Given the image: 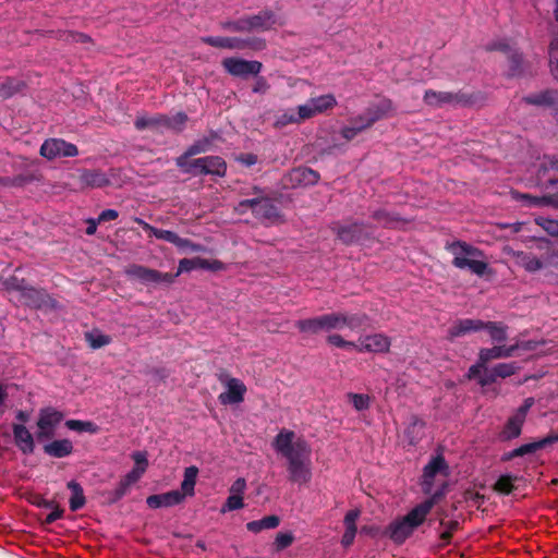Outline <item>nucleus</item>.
I'll use <instances>...</instances> for the list:
<instances>
[{
	"label": "nucleus",
	"instance_id": "obj_1",
	"mask_svg": "<svg viewBox=\"0 0 558 558\" xmlns=\"http://www.w3.org/2000/svg\"><path fill=\"white\" fill-rule=\"evenodd\" d=\"M275 450L287 460L288 481L306 485L312 480L311 447L303 438L295 439V433L280 430L274 439Z\"/></svg>",
	"mask_w": 558,
	"mask_h": 558
},
{
	"label": "nucleus",
	"instance_id": "obj_2",
	"mask_svg": "<svg viewBox=\"0 0 558 558\" xmlns=\"http://www.w3.org/2000/svg\"><path fill=\"white\" fill-rule=\"evenodd\" d=\"M537 180L545 190H556L544 196H532L530 194L513 193L518 201H522L529 207L550 205L558 207V158L555 156H544L541 161Z\"/></svg>",
	"mask_w": 558,
	"mask_h": 558
},
{
	"label": "nucleus",
	"instance_id": "obj_3",
	"mask_svg": "<svg viewBox=\"0 0 558 558\" xmlns=\"http://www.w3.org/2000/svg\"><path fill=\"white\" fill-rule=\"evenodd\" d=\"M442 495L441 492L434 493L432 497L415 506L404 517L392 521L387 531L389 538L396 544H403L415 529L424 523L427 514Z\"/></svg>",
	"mask_w": 558,
	"mask_h": 558
},
{
	"label": "nucleus",
	"instance_id": "obj_4",
	"mask_svg": "<svg viewBox=\"0 0 558 558\" xmlns=\"http://www.w3.org/2000/svg\"><path fill=\"white\" fill-rule=\"evenodd\" d=\"M448 250L453 254L452 265L459 269H469L471 272L482 277L488 270V264L483 260L474 259L482 256V252L468 244L457 241L449 245Z\"/></svg>",
	"mask_w": 558,
	"mask_h": 558
},
{
	"label": "nucleus",
	"instance_id": "obj_5",
	"mask_svg": "<svg viewBox=\"0 0 558 558\" xmlns=\"http://www.w3.org/2000/svg\"><path fill=\"white\" fill-rule=\"evenodd\" d=\"M330 229L336 234L337 240L344 245L363 243L374 239V228L363 221H345L343 223L336 221L332 222Z\"/></svg>",
	"mask_w": 558,
	"mask_h": 558
},
{
	"label": "nucleus",
	"instance_id": "obj_6",
	"mask_svg": "<svg viewBox=\"0 0 558 558\" xmlns=\"http://www.w3.org/2000/svg\"><path fill=\"white\" fill-rule=\"evenodd\" d=\"M183 173L193 177L216 175L223 178L227 173V163L220 156H205L175 165Z\"/></svg>",
	"mask_w": 558,
	"mask_h": 558
},
{
	"label": "nucleus",
	"instance_id": "obj_7",
	"mask_svg": "<svg viewBox=\"0 0 558 558\" xmlns=\"http://www.w3.org/2000/svg\"><path fill=\"white\" fill-rule=\"evenodd\" d=\"M340 319V312H332L312 318L300 319L295 323V327L300 332L317 335L322 331L341 329Z\"/></svg>",
	"mask_w": 558,
	"mask_h": 558
},
{
	"label": "nucleus",
	"instance_id": "obj_8",
	"mask_svg": "<svg viewBox=\"0 0 558 558\" xmlns=\"http://www.w3.org/2000/svg\"><path fill=\"white\" fill-rule=\"evenodd\" d=\"M125 275L130 279L137 280L143 284L170 286L175 280V276H172V272H161L138 264L129 265L125 268Z\"/></svg>",
	"mask_w": 558,
	"mask_h": 558
},
{
	"label": "nucleus",
	"instance_id": "obj_9",
	"mask_svg": "<svg viewBox=\"0 0 558 558\" xmlns=\"http://www.w3.org/2000/svg\"><path fill=\"white\" fill-rule=\"evenodd\" d=\"M424 102L434 108H441L445 105H461L466 106L472 102V97L462 92H437L434 89L425 90Z\"/></svg>",
	"mask_w": 558,
	"mask_h": 558
},
{
	"label": "nucleus",
	"instance_id": "obj_10",
	"mask_svg": "<svg viewBox=\"0 0 558 558\" xmlns=\"http://www.w3.org/2000/svg\"><path fill=\"white\" fill-rule=\"evenodd\" d=\"M320 175L308 167H296L290 170L282 179L287 189L307 187L317 184Z\"/></svg>",
	"mask_w": 558,
	"mask_h": 558
},
{
	"label": "nucleus",
	"instance_id": "obj_11",
	"mask_svg": "<svg viewBox=\"0 0 558 558\" xmlns=\"http://www.w3.org/2000/svg\"><path fill=\"white\" fill-rule=\"evenodd\" d=\"M19 301L35 310H52L57 307V302L52 299L44 289H37L28 286L23 291L22 295L19 296Z\"/></svg>",
	"mask_w": 558,
	"mask_h": 558
},
{
	"label": "nucleus",
	"instance_id": "obj_12",
	"mask_svg": "<svg viewBox=\"0 0 558 558\" xmlns=\"http://www.w3.org/2000/svg\"><path fill=\"white\" fill-rule=\"evenodd\" d=\"M222 66L232 76L247 77L248 75L257 76L262 71L263 64L256 60L231 57L222 60Z\"/></svg>",
	"mask_w": 558,
	"mask_h": 558
},
{
	"label": "nucleus",
	"instance_id": "obj_13",
	"mask_svg": "<svg viewBox=\"0 0 558 558\" xmlns=\"http://www.w3.org/2000/svg\"><path fill=\"white\" fill-rule=\"evenodd\" d=\"M242 32H266L277 23V16L271 10H262L257 14L240 17Z\"/></svg>",
	"mask_w": 558,
	"mask_h": 558
},
{
	"label": "nucleus",
	"instance_id": "obj_14",
	"mask_svg": "<svg viewBox=\"0 0 558 558\" xmlns=\"http://www.w3.org/2000/svg\"><path fill=\"white\" fill-rule=\"evenodd\" d=\"M78 154L77 147L61 138L46 140L40 146V155L47 159L57 157H74Z\"/></svg>",
	"mask_w": 558,
	"mask_h": 558
},
{
	"label": "nucleus",
	"instance_id": "obj_15",
	"mask_svg": "<svg viewBox=\"0 0 558 558\" xmlns=\"http://www.w3.org/2000/svg\"><path fill=\"white\" fill-rule=\"evenodd\" d=\"M392 109L391 100L383 99L368 106L363 113L359 114V120L365 121L364 125L369 129L377 121L384 119Z\"/></svg>",
	"mask_w": 558,
	"mask_h": 558
},
{
	"label": "nucleus",
	"instance_id": "obj_16",
	"mask_svg": "<svg viewBox=\"0 0 558 558\" xmlns=\"http://www.w3.org/2000/svg\"><path fill=\"white\" fill-rule=\"evenodd\" d=\"M448 464L442 456L434 457L423 470V490L426 494L430 493L434 484V478L437 473H447Z\"/></svg>",
	"mask_w": 558,
	"mask_h": 558
},
{
	"label": "nucleus",
	"instance_id": "obj_17",
	"mask_svg": "<svg viewBox=\"0 0 558 558\" xmlns=\"http://www.w3.org/2000/svg\"><path fill=\"white\" fill-rule=\"evenodd\" d=\"M227 390L218 397L221 404H238L244 400L246 386L238 378H229L226 383Z\"/></svg>",
	"mask_w": 558,
	"mask_h": 558
},
{
	"label": "nucleus",
	"instance_id": "obj_18",
	"mask_svg": "<svg viewBox=\"0 0 558 558\" xmlns=\"http://www.w3.org/2000/svg\"><path fill=\"white\" fill-rule=\"evenodd\" d=\"M390 339L381 333L360 338L359 352L385 353L389 351Z\"/></svg>",
	"mask_w": 558,
	"mask_h": 558
},
{
	"label": "nucleus",
	"instance_id": "obj_19",
	"mask_svg": "<svg viewBox=\"0 0 558 558\" xmlns=\"http://www.w3.org/2000/svg\"><path fill=\"white\" fill-rule=\"evenodd\" d=\"M184 499V494H181L179 489H174L163 494L150 495L147 497L146 504L151 509L167 508L180 505Z\"/></svg>",
	"mask_w": 558,
	"mask_h": 558
},
{
	"label": "nucleus",
	"instance_id": "obj_20",
	"mask_svg": "<svg viewBox=\"0 0 558 558\" xmlns=\"http://www.w3.org/2000/svg\"><path fill=\"white\" fill-rule=\"evenodd\" d=\"M484 329V322L481 319L464 318L456 320L448 329V338L454 339L465 336L470 332H476Z\"/></svg>",
	"mask_w": 558,
	"mask_h": 558
},
{
	"label": "nucleus",
	"instance_id": "obj_21",
	"mask_svg": "<svg viewBox=\"0 0 558 558\" xmlns=\"http://www.w3.org/2000/svg\"><path fill=\"white\" fill-rule=\"evenodd\" d=\"M12 429L16 447L24 454L33 453L35 449V444L34 437L31 434V432L23 424H13Z\"/></svg>",
	"mask_w": 558,
	"mask_h": 558
},
{
	"label": "nucleus",
	"instance_id": "obj_22",
	"mask_svg": "<svg viewBox=\"0 0 558 558\" xmlns=\"http://www.w3.org/2000/svg\"><path fill=\"white\" fill-rule=\"evenodd\" d=\"M524 101L529 105L548 107L558 110V90L546 89L536 94L524 97Z\"/></svg>",
	"mask_w": 558,
	"mask_h": 558
},
{
	"label": "nucleus",
	"instance_id": "obj_23",
	"mask_svg": "<svg viewBox=\"0 0 558 558\" xmlns=\"http://www.w3.org/2000/svg\"><path fill=\"white\" fill-rule=\"evenodd\" d=\"M558 442V433L551 432L546 437L519 446L513 449V453L518 457L535 453L537 450L544 449L547 446Z\"/></svg>",
	"mask_w": 558,
	"mask_h": 558
},
{
	"label": "nucleus",
	"instance_id": "obj_24",
	"mask_svg": "<svg viewBox=\"0 0 558 558\" xmlns=\"http://www.w3.org/2000/svg\"><path fill=\"white\" fill-rule=\"evenodd\" d=\"M154 236L175 245L179 248H191L196 252L201 248L199 245L194 244L191 240L179 236L171 230H163L156 228Z\"/></svg>",
	"mask_w": 558,
	"mask_h": 558
},
{
	"label": "nucleus",
	"instance_id": "obj_25",
	"mask_svg": "<svg viewBox=\"0 0 558 558\" xmlns=\"http://www.w3.org/2000/svg\"><path fill=\"white\" fill-rule=\"evenodd\" d=\"M515 351L517 345H495L493 348L481 349L478 354L480 360L487 364L493 360L511 357L515 354Z\"/></svg>",
	"mask_w": 558,
	"mask_h": 558
},
{
	"label": "nucleus",
	"instance_id": "obj_26",
	"mask_svg": "<svg viewBox=\"0 0 558 558\" xmlns=\"http://www.w3.org/2000/svg\"><path fill=\"white\" fill-rule=\"evenodd\" d=\"M44 452L52 458H65L72 454L74 447L70 439H57L44 446Z\"/></svg>",
	"mask_w": 558,
	"mask_h": 558
},
{
	"label": "nucleus",
	"instance_id": "obj_27",
	"mask_svg": "<svg viewBox=\"0 0 558 558\" xmlns=\"http://www.w3.org/2000/svg\"><path fill=\"white\" fill-rule=\"evenodd\" d=\"M253 215L257 219L275 221L279 218V209L271 198L263 194Z\"/></svg>",
	"mask_w": 558,
	"mask_h": 558
},
{
	"label": "nucleus",
	"instance_id": "obj_28",
	"mask_svg": "<svg viewBox=\"0 0 558 558\" xmlns=\"http://www.w3.org/2000/svg\"><path fill=\"white\" fill-rule=\"evenodd\" d=\"M210 147L211 141L208 137L197 140L190 145L182 155L175 158V165L192 160V157L208 151Z\"/></svg>",
	"mask_w": 558,
	"mask_h": 558
},
{
	"label": "nucleus",
	"instance_id": "obj_29",
	"mask_svg": "<svg viewBox=\"0 0 558 558\" xmlns=\"http://www.w3.org/2000/svg\"><path fill=\"white\" fill-rule=\"evenodd\" d=\"M62 420H63L62 412H60L53 408H45V409H41L39 412L37 426L39 429H44L47 427L56 429V427L60 424V422Z\"/></svg>",
	"mask_w": 558,
	"mask_h": 558
},
{
	"label": "nucleus",
	"instance_id": "obj_30",
	"mask_svg": "<svg viewBox=\"0 0 558 558\" xmlns=\"http://www.w3.org/2000/svg\"><path fill=\"white\" fill-rule=\"evenodd\" d=\"M340 327L341 329L343 327H348L351 330H359L366 328L369 324V319L366 314L363 313H356V314H349V313H342L340 312Z\"/></svg>",
	"mask_w": 558,
	"mask_h": 558
},
{
	"label": "nucleus",
	"instance_id": "obj_31",
	"mask_svg": "<svg viewBox=\"0 0 558 558\" xmlns=\"http://www.w3.org/2000/svg\"><path fill=\"white\" fill-rule=\"evenodd\" d=\"M524 422L513 414L507 420L502 430L499 434L501 441H509L518 438L522 433Z\"/></svg>",
	"mask_w": 558,
	"mask_h": 558
},
{
	"label": "nucleus",
	"instance_id": "obj_32",
	"mask_svg": "<svg viewBox=\"0 0 558 558\" xmlns=\"http://www.w3.org/2000/svg\"><path fill=\"white\" fill-rule=\"evenodd\" d=\"M66 487L71 490V497L69 499V507L71 511H78L86 505V497L82 485L72 480L68 482Z\"/></svg>",
	"mask_w": 558,
	"mask_h": 558
},
{
	"label": "nucleus",
	"instance_id": "obj_33",
	"mask_svg": "<svg viewBox=\"0 0 558 558\" xmlns=\"http://www.w3.org/2000/svg\"><path fill=\"white\" fill-rule=\"evenodd\" d=\"M266 48V40L260 37H232V50H245L250 49L253 51H260Z\"/></svg>",
	"mask_w": 558,
	"mask_h": 558
},
{
	"label": "nucleus",
	"instance_id": "obj_34",
	"mask_svg": "<svg viewBox=\"0 0 558 558\" xmlns=\"http://www.w3.org/2000/svg\"><path fill=\"white\" fill-rule=\"evenodd\" d=\"M507 58L509 62L508 75L512 77L522 76L526 70V63L523 54L514 49L507 56Z\"/></svg>",
	"mask_w": 558,
	"mask_h": 558
},
{
	"label": "nucleus",
	"instance_id": "obj_35",
	"mask_svg": "<svg viewBox=\"0 0 558 558\" xmlns=\"http://www.w3.org/2000/svg\"><path fill=\"white\" fill-rule=\"evenodd\" d=\"M24 87V81L15 77H5L4 81L0 83V98L9 99L21 93Z\"/></svg>",
	"mask_w": 558,
	"mask_h": 558
},
{
	"label": "nucleus",
	"instance_id": "obj_36",
	"mask_svg": "<svg viewBox=\"0 0 558 558\" xmlns=\"http://www.w3.org/2000/svg\"><path fill=\"white\" fill-rule=\"evenodd\" d=\"M372 218L384 228H397L403 219L393 211L378 209L372 214Z\"/></svg>",
	"mask_w": 558,
	"mask_h": 558
},
{
	"label": "nucleus",
	"instance_id": "obj_37",
	"mask_svg": "<svg viewBox=\"0 0 558 558\" xmlns=\"http://www.w3.org/2000/svg\"><path fill=\"white\" fill-rule=\"evenodd\" d=\"M241 194L248 195L250 193L248 192H241ZM251 194H253L254 197L245 198V199H242V201L239 202V204L236 206V210L240 214H244L248 209L252 211V214H254V211L256 210L257 205L259 204V201H260V198H262V196L264 194V191L259 186L255 185V186L252 187V193Z\"/></svg>",
	"mask_w": 558,
	"mask_h": 558
},
{
	"label": "nucleus",
	"instance_id": "obj_38",
	"mask_svg": "<svg viewBox=\"0 0 558 558\" xmlns=\"http://www.w3.org/2000/svg\"><path fill=\"white\" fill-rule=\"evenodd\" d=\"M83 185L90 187H102L109 183L106 175L98 170H85L80 175Z\"/></svg>",
	"mask_w": 558,
	"mask_h": 558
},
{
	"label": "nucleus",
	"instance_id": "obj_39",
	"mask_svg": "<svg viewBox=\"0 0 558 558\" xmlns=\"http://www.w3.org/2000/svg\"><path fill=\"white\" fill-rule=\"evenodd\" d=\"M197 474V466L191 465L189 468H185L183 481L181 483V489H179L181 494H184V498L194 495Z\"/></svg>",
	"mask_w": 558,
	"mask_h": 558
},
{
	"label": "nucleus",
	"instance_id": "obj_40",
	"mask_svg": "<svg viewBox=\"0 0 558 558\" xmlns=\"http://www.w3.org/2000/svg\"><path fill=\"white\" fill-rule=\"evenodd\" d=\"M280 524V518L276 514L264 517L260 520H255L246 523L247 531L252 533H259L263 530L276 529Z\"/></svg>",
	"mask_w": 558,
	"mask_h": 558
},
{
	"label": "nucleus",
	"instance_id": "obj_41",
	"mask_svg": "<svg viewBox=\"0 0 558 558\" xmlns=\"http://www.w3.org/2000/svg\"><path fill=\"white\" fill-rule=\"evenodd\" d=\"M312 104L315 114H320L337 105L336 97L332 94L320 95L308 99Z\"/></svg>",
	"mask_w": 558,
	"mask_h": 558
},
{
	"label": "nucleus",
	"instance_id": "obj_42",
	"mask_svg": "<svg viewBox=\"0 0 558 558\" xmlns=\"http://www.w3.org/2000/svg\"><path fill=\"white\" fill-rule=\"evenodd\" d=\"M519 476L512 474H502L494 484V490L501 495H510L514 489V483Z\"/></svg>",
	"mask_w": 558,
	"mask_h": 558
},
{
	"label": "nucleus",
	"instance_id": "obj_43",
	"mask_svg": "<svg viewBox=\"0 0 558 558\" xmlns=\"http://www.w3.org/2000/svg\"><path fill=\"white\" fill-rule=\"evenodd\" d=\"M484 329H486L490 336V339L495 342H504L507 340L508 327L498 322H484Z\"/></svg>",
	"mask_w": 558,
	"mask_h": 558
},
{
	"label": "nucleus",
	"instance_id": "obj_44",
	"mask_svg": "<svg viewBox=\"0 0 558 558\" xmlns=\"http://www.w3.org/2000/svg\"><path fill=\"white\" fill-rule=\"evenodd\" d=\"M65 426L78 433L97 434L99 432L98 425L92 421L68 420Z\"/></svg>",
	"mask_w": 558,
	"mask_h": 558
},
{
	"label": "nucleus",
	"instance_id": "obj_45",
	"mask_svg": "<svg viewBox=\"0 0 558 558\" xmlns=\"http://www.w3.org/2000/svg\"><path fill=\"white\" fill-rule=\"evenodd\" d=\"M205 258L194 257V258H183L179 262L178 271L172 274V276L179 277L182 272H189L194 269H204Z\"/></svg>",
	"mask_w": 558,
	"mask_h": 558
},
{
	"label": "nucleus",
	"instance_id": "obj_46",
	"mask_svg": "<svg viewBox=\"0 0 558 558\" xmlns=\"http://www.w3.org/2000/svg\"><path fill=\"white\" fill-rule=\"evenodd\" d=\"M134 126L137 131H143L145 129L160 131V113L151 117H137L134 121Z\"/></svg>",
	"mask_w": 558,
	"mask_h": 558
},
{
	"label": "nucleus",
	"instance_id": "obj_47",
	"mask_svg": "<svg viewBox=\"0 0 558 558\" xmlns=\"http://www.w3.org/2000/svg\"><path fill=\"white\" fill-rule=\"evenodd\" d=\"M85 338L93 349H100L111 342V338L108 335L100 332H86Z\"/></svg>",
	"mask_w": 558,
	"mask_h": 558
},
{
	"label": "nucleus",
	"instance_id": "obj_48",
	"mask_svg": "<svg viewBox=\"0 0 558 558\" xmlns=\"http://www.w3.org/2000/svg\"><path fill=\"white\" fill-rule=\"evenodd\" d=\"M201 40L215 48L230 49L232 50V37L221 36H206L202 37Z\"/></svg>",
	"mask_w": 558,
	"mask_h": 558
},
{
	"label": "nucleus",
	"instance_id": "obj_49",
	"mask_svg": "<svg viewBox=\"0 0 558 558\" xmlns=\"http://www.w3.org/2000/svg\"><path fill=\"white\" fill-rule=\"evenodd\" d=\"M493 368H494L495 375H497L498 378H507V377L514 375L517 373V371L519 369V366L517 365L515 362H510V363H499V364L495 365Z\"/></svg>",
	"mask_w": 558,
	"mask_h": 558
},
{
	"label": "nucleus",
	"instance_id": "obj_50",
	"mask_svg": "<svg viewBox=\"0 0 558 558\" xmlns=\"http://www.w3.org/2000/svg\"><path fill=\"white\" fill-rule=\"evenodd\" d=\"M348 398L356 411H364L369 408L371 398L368 395L350 392L348 393Z\"/></svg>",
	"mask_w": 558,
	"mask_h": 558
},
{
	"label": "nucleus",
	"instance_id": "obj_51",
	"mask_svg": "<svg viewBox=\"0 0 558 558\" xmlns=\"http://www.w3.org/2000/svg\"><path fill=\"white\" fill-rule=\"evenodd\" d=\"M130 486H128V484H125L124 482H122L120 480V482L118 483L117 487L110 492L107 493V498H108V502L109 504H116L118 502L120 499H122L129 492H130Z\"/></svg>",
	"mask_w": 558,
	"mask_h": 558
},
{
	"label": "nucleus",
	"instance_id": "obj_52",
	"mask_svg": "<svg viewBox=\"0 0 558 558\" xmlns=\"http://www.w3.org/2000/svg\"><path fill=\"white\" fill-rule=\"evenodd\" d=\"M4 287L7 291L17 292L19 296H21L23 291L27 287V282L25 279H20L15 276H12L4 281Z\"/></svg>",
	"mask_w": 558,
	"mask_h": 558
},
{
	"label": "nucleus",
	"instance_id": "obj_53",
	"mask_svg": "<svg viewBox=\"0 0 558 558\" xmlns=\"http://www.w3.org/2000/svg\"><path fill=\"white\" fill-rule=\"evenodd\" d=\"M537 226L542 227L549 235L558 238V220L538 217L535 219Z\"/></svg>",
	"mask_w": 558,
	"mask_h": 558
},
{
	"label": "nucleus",
	"instance_id": "obj_54",
	"mask_svg": "<svg viewBox=\"0 0 558 558\" xmlns=\"http://www.w3.org/2000/svg\"><path fill=\"white\" fill-rule=\"evenodd\" d=\"M244 507L243 496L230 494L220 512L226 513L227 511L239 510Z\"/></svg>",
	"mask_w": 558,
	"mask_h": 558
},
{
	"label": "nucleus",
	"instance_id": "obj_55",
	"mask_svg": "<svg viewBox=\"0 0 558 558\" xmlns=\"http://www.w3.org/2000/svg\"><path fill=\"white\" fill-rule=\"evenodd\" d=\"M294 541V536L291 532H279L276 535L274 545L276 550H283L292 545Z\"/></svg>",
	"mask_w": 558,
	"mask_h": 558
},
{
	"label": "nucleus",
	"instance_id": "obj_56",
	"mask_svg": "<svg viewBox=\"0 0 558 558\" xmlns=\"http://www.w3.org/2000/svg\"><path fill=\"white\" fill-rule=\"evenodd\" d=\"M187 120V114L182 111L177 112L174 116H170V130L175 133L182 132Z\"/></svg>",
	"mask_w": 558,
	"mask_h": 558
},
{
	"label": "nucleus",
	"instance_id": "obj_57",
	"mask_svg": "<svg viewBox=\"0 0 558 558\" xmlns=\"http://www.w3.org/2000/svg\"><path fill=\"white\" fill-rule=\"evenodd\" d=\"M0 187L3 186H23L31 181L29 177L19 174L16 177H0Z\"/></svg>",
	"mask_w": 558,
	"mask_h": 558
},
{
	"label": "nucleus",
	"instance_id": "obj_58",
	"mask_svg": "<svg viewBox=\"0 0 558 558\" xmlns=\"http://www.w3.org/2000/svg\"><path fill=\"white\" fill-rule=\"evenodd\" d=\"M367 130L364 124H351L341 129L340 134L347 141H352L360 133Z\"/></svg>",
	"mask_w": 558,
	"mask_h": 558
},
{
	"label": "nucleus",
	"instance_id": "obj_59",
	"mask_svg": "<svg viewBox=\"0 0 558 558\" xmlns=\"http://www.w3.org/2000/svg\"><path fill=\"white\" fill-rule=\"evenodd\" d=\"M549 61L551 65V72L558 80V38L554 39L549 46Z\"/></svg>",
	"mask_w": 558,
	"mask_h": 558
},
{
	"label": "nucleus",
	"instance_id": "obj_60",
	"mask_svg": "<svg viewBox=\"0 0 558 558\" xmlns=\"http://www.w3.org/2000/svg\"><path fill=\"white\" fill-rule=\"evenodd\" d=\"M295 114L298 117L299 123L316 116L310 100H307V102L304 105H300L295 111Z\"/></svg>",
	"mask_w": 558,
	"mask_h": 558
},
{
	"label": "nucleus",
	"instance_id": "obj_61",
	"mask_svg": "<svg viewBox=\"0 0 558 558\" xmlns=\"http://www.w3.org/2000/svg\"><path fill=\"white\" fill-rule=\"evenodd\" d=\"M524 267L530 272H535L541 270L544 267L543 262L535 256H525L524 257Z\"/></svg>",
	"mask_w": 558,
	"mask_h": 558
},
{
	"label": "nucleus",
	"instance_id": "obj_62",
	"mask_svg": "<svg viewBox=\"0 0 558 558\" xmlns=\"http://www.w3.org/2000/svg\"><path fill=\"white\" fill-rule=\"evenodd\" d=\"M144 474V470L142 468H133L126 475H124L121 481L128 484V486H132L136 483L142 475Z\"/></svg>",
	"mask_w": 558,
	"mask_h": 558
},
{
	"label": "nucleus",
	"instance_id": "obj_63",
	"mask_svg": "<svg viewBox=\"0 0 558 558\" xmlns=\"http://www.w3.org/2000/svg\"><path fill=\"white\" fill-rule=\"evenodd\" d=\"M533 404H534V399L533 398H526L523 401V404L518 408V410L513 413V415L519 417L523 422H525L527 412L533 407Z\"/></svg>",
	"mask_w": 558,
	"mask_h": 558
},
{
	"label": "nucleus",
	"instance_id": "obj_64",
	"mask_svg": "<svg viewBox=\"0 0 558 558\" xmlns=\"http://www.w3.org/2000/svg\"><path fill=\"white\" fill-rule=\"evenodd\" d=\"M270 88V85L269 83L267 82V80L264 77V76H258L256 77L255 80V83L252 87V92L255 93V94H266Z\"/></svg>",
	"mask_w": 558,
	"mask_h": 558
}]
</instances>
